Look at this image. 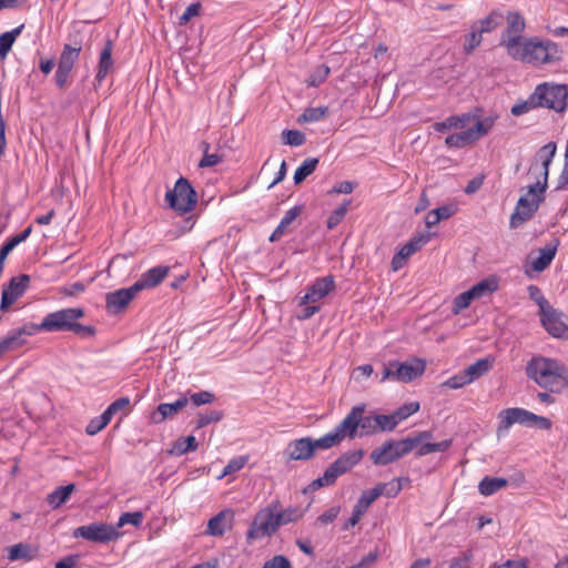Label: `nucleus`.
<instances>
[{"instance_id":"nucleus-1","label":"nucleus","mask_w":568,"mask_h":568,"mask_svg":"<svg viewBox=\"0 0 568 568\" xmlns=\"http://www.w3.org/2000/svg\"><path fill=\"white\" fill-rule=\"evenodd\" d=\"M556 150L557 146L554 142L547 143L539 150V161L534 162L529 168V174L536 179V182L528 187L527 193L519 197L516 210L510 216V227H518L524 222L528 221L538 210L544 200L549 165L556 154Z\"/></svg>"},{"instance_id":"nucleus-2","label":"nucleus","mask_w":568,"mask_h":568,"mask_svg":"<svg viewBox=\"0 0 568 568\" xmlns=\"http://www.w3.org/2000/svg\"><path fill=\"white\" fill-rule=\"evenodd\" d=\"M526 373L540 387L551 393H560L568 387V371L556 359L534 357L528 362Z\"/></svg>"},{"instance_id":"nucleus-3","label":"nucleus","mask_w":568,"mask_h":568,"mask_svg":"<svg viewBox=\"0 0 568 568\" xmlns=\"http://www.w3.org/2000/svg\"><path fill=\"white\" fill-rule=\"evenodd\" d=\"M84 316L81 307H68L47 314L40 324L33 325L38 332H72L81 337H91L95 334L93 326L80 324L78 321Z\"/></svg>"},{"instance_id":"nucleus-4","label":"nucleus","mask_w":568,"mask_h":568,"mask_svg":"<svg viewBox=\"0 0 568 568\" xmlns=\"http://www.w3.org/2000/svg\"><path fill=\"white\" fill-rule=\"evenodd\" d=\"M559 45L550 40H540L537 37L527 38L509 57L525 63L540 65L561 60Z\"/></svg>"},{"instance_id":"nucleus-5","label":"nucleus","mask_w":568,"mask_h":568,"mask_svg":"<svg viewBox=\"0 0 568 568\" xmlns=\"http://www.w3.org/2000/svg\"><path fill=\"white\" fill-rule=\"evenodd\" d=\"M568 88L565 84L544 82L538 84L529 95V103L556 112H564L568 106Z\"/></svg>"},{"instance_id":"nucleus-6","label":"nucleus","mask_w":568,"mask_h":568,"mask_svg":"<svg viewBox=\"0 0 568 568\" xmlns=\"http://www.w3.org/2000/svg\"><path fill=\"white\" fill-rule=\"evenodd\" d=\"M280 527L277 503L272 501L255 514L246 531V541L251 544L254 540L270 538L277 532Z\"/></svg>"},{"instance_id":"nucleus-7","label":"nucleus","mask_w":568,"mask_h":568,"mask_svg":"<svg viewBox=\"0 0 568 568\" xmlns=\"http://www.w3.org/2000/svg\"><path fill=\"white\" fill-rule=\"evenodd\" d=\"M364 452L362 449L343 454L325 469L323 476L313 480L310 487L313 490H317L324 486L333 485L339 476L355 467L362 460Z\"/></svg>"},{"instance_id":"nucleus-8","label":"nucleus","mask_w":568,"mask_h":568,"mask_svg":"<svg viewBox=\"0 0 568 568\" xmlns=\"http://www.w3.org/2000/svg\"><path fill=\"white\" fill-rule=\"evenodd\" d=\"M165 201L171 209L183 215L194 210L197 194L187 179L180 178L174 187L165 193Z\"/></svg>"},{"instance_id":"nucleus-9","label":"nucleus","mask_w":568,"mask_h":568,"mask_svg":"<svg viewBox=\"0 0 568 568\" xmlns=\"http://www.w3.org/2000/svg\"><path fill=\"white\" fill-rule=\"evenodd\" d=\"M426 369V363L423 359L414 358L407 362L392 361L384 367L381 383L386 381H396L409 383L422 376Z\"/></svg>"},{"instance_id":"nucleus-10","label":"nucleus","mask_w":568,"mask_h":568,"mask_svg":"<svg viewBox=\"0 0 568 568\" xmlns=\"http://www.w3.org/2000/svg\"><path fill=\"white\" fill-rule=\"evenodd\" d=\"M493 125L494 119L490 116H487L483 120H476L470 128L448 135L445 140V144L448 148H465L466 145L474 143L486 135L491 130Z\"/></svg>"},{"instance_id":"nucleus-11","label":"nucleus","mask_w":568,"mask_h":568,"mask_svg":"<svg viewBox=\"0 0 568 568\" xmlns=\"http://www.w3.org/2000/svg\"><path fill=\"white\" fill-rule=\"evenodd\" d=\"M507 26L501 33L499 44L506 49L507 54L514 52L527 38L523 37L526 28L524 17L517 11H510L506 17Z\"/></svg>"},{"instance_id":"nucleus-12","label":"nucleus","mask_w":568,"mask_h":568,"mask_svg":"<svg viewBox=\"0 0 568 568\" xmlns=\"http://www.w3.org/2000/svg\"><path fill=\"white\" fill-rule=\"evenodd\" d=\"M413 450V444L408 440H387L381 447L371 453V459L375 465H387Z\"/></svg>"},{"instance_id":"nucleus-13","label":"nucleus","mask_w":568,"mask_h":568,"mask_svg":"<svg viewBox=\"0 0 568 568\" xmlns=\"http://www.w3.org/2000/svg\"><path fill=\"white\" fill-rule=\"evenodd\" d=\"M122 534L110 524L93 523L85 526H80L74 529V538H83L93 542H109L119 539Z\"/></svg>"},{"instance_id":"nucleus-14","label":"nucleus","mask_w":568,"mask_h":568,"mask_svg":"<svg viewBox=\"0 0 568 568\" xmlns=\"http://www.w3.org/2000/svg\"><path fill=\"white\" fill-rule=\"evenodd\" d=\"M80 52L81 45L64 44L55 71V83L60 89L68 85L69 75L80 57Z\"/></svg>"},{"instance_id":"nucleus-15","label":"nucleus","mask_w":568,"mask_h":568,"mask_svg":"<svg viewBox=\"0 0 568 568\" xmlns=\"http://www.w3.org/2000/svg\"><path fill=\"white\" fill-rule=\"evenodd\" d=\"M29 284L30 276L27 274L12 277L2 291L0 310L7 312L9 307L26 293Z\"/></svg>"},{"instance_id":"nucleus-16","label":"nucleus","mask_w":568,"mask_h":568,"mask_svg":"<svg viewBox=\"0 0 568 568\" xmlns=\"http://www.w3.org/2000/svg\"><path fill=\"white\" fill-rule=\"evenodd\" d=\"M139 291L135 285L126 288H120L114 292H109L105 295V308L110 314H119L126 310L130 303L135 298Z\"/></svg>"},{"instance_id":"nucleus-17","label":"nucleus","mask_w":568,"mask_h":568,"mask_svg":"<svg viewBox=\"0 0 568 568\" xmlns=\"http://www.w3.org/2000/svg\"><path fill=\"white\" fill-rule=\"evenodd\" d=\"M540 315L542 326L551 336L568 339V325L564 322L561 313L551 306Z\"/></svg>"},{"instance_id":"nucleus-18","label":"nucleus","mask_w":568,"mask_h":568,"mask_svg":"<svg viewBox=\"0 0 568 568\" xmlns=\"http://www.w3.org/2000/svg\"><path fill=\"white\" fill-rule=\"evenodd\" d=\"M335 290V280L332 275L317 278L307 293L302 297L301 305L316 303Z\"/></svg>"},{"instance_id":"nucleus-19","label":"nucleus","mask_w":568,"mask_h":568,"mask_svg":"<svg viewBox=\"0 0 568 568\" xmlns=\"http://www.w3.org/2000/svg\"><path fill=\"white\" fill-rule=\"evenodd\" d=\"M385 486H375L371 490H366L362 494L359 499L357 500L353 514L348 519L349 526H355L361 520L362 516L369 508V506L384 494Z\"/></svg>"},{"instance_id":"nucleus-20","label":"nucleus","mask_w":568,"mask_h":568,"mask_svg":"<svg viewBox=\"0 0 568 568\" xmlns=\"http://www.w3.org/2000/svg\"><path fill=\"white\" fill-rule=\"evenodd\" d=\"M364 412L365 405L354 406L345 418L334 428V430L338 433V436H341L342 440L345 437L354 438L356 436L361 422V413Z\"/></svg>"},{"instance_id":"nucleus-21","label":"nucleus","mask_w":568,"mask_h":568,"mask_svg":"<svg viewBox=\"0 0 568 568\" xmlns=\"http://www.w3.org/2000/svg\"><path fill=\"white\" fill-rule=\"evenodd\" d=\"M315 450L313 439L303 437L288 443L285 454L290 460H307L313 457Z\"/></svg>"},{"instance_id":"nucleus-22","label":"nucleus","mask_w":568,"mask_h":568,"mask_svg":"<svg viewBox=\"0 0 568 568\" xmlns=\"http://www.w3.org/2000/svg\"><path fill=\"white\" fill-rule=\"evenodd\" d=\"M499 418L500 428L508 429L514 424L531 425L537 415L524 408H507L500 412Z\"/></svg>"},{"instance_id":"nucleus-23","label":"nucleus","mask_w":568,"mask_h":568,"mask_svg":"<svg viewBox=\"0 0 568 568\" xmlns=\"http://www.w3.org/2000/svg\"><path fill=\"white\" fill-rule=\"evenodd\" d=\"M170 267L165 265L154 266L146 272H144L141 277L134 283L135 288L141 292L143 290H149L156 287L159 284L163 282V280L169 275Z\"/></svg>"},{"instance_id":"nucleus-24","label":"nucleus","mask_w":568,"mask_h":568,"mask_svg":"<svg viewBox=\"0 0 568 568\" xmlns=\"http://www.w3.org/2000/svg\"><path fill=\"white\" fill-rule=\"evenodd\" d=\"M233 524L234 511L224 509L209 520L206 534L214 537L223 536L225 531L233 527Z\"/></svg>"},{"instance_id":"nucleus-25","label":"nucleus","mask_w":568,"mask_h":568,"mask_svg":"<svg viewBox=\"0 0 568 568\" xmlns=\"http://www.w3.org/2000/svg\"><path fill=\"white\" fill-rule=\"evenodd\" d=\"M303 206L302 205H295L288 211L285 212L284 216L282 217L280 224L276 226V229L273 231L271 236L268 237L270 242H276L280 241L284 235H286L292 224L295 222V220L302 214Z\"/></svg>"},{"instance_id":"nucleus-26","label":"nucleus","mask_w":568,"mask_h":568,"mask_svg":"<svg viewBox=\"0 0 568 568\" xmlns=\"http://www.w3.org/2000/svg\"><path fill=\"white\" fill-rule=\"evenodd\" d=\"M113 42L111 40H106L99 58L98 70L95 74V81L101 84L103 80L106 78L109 72L113 69Z\"/></svg>"},{"instance_id":"nucleus-27","label":"nucleus","mask_w":568,"mask_h":568,"mask_svg":"<svg viewBox=\"0 0 568 568\" xmlns=\"http://www.w3.org/2000/svg\"><path fill=\"white\" fill-rule=\"evenodd\" d=\"M189 403L186 396L179 397L174 403H163L158 406V413L152 416L154 423H161L183 409Z\"/></svg>"},{"instance_id":"nucleus-28","label":"nucleus","mask_w":568,"mask_h":568,"mask_svg":"<svg viewBox=\"0 0 568 568\" xmlns=\"http://www.w3.org/2000/svg\"><path fill=\"white\" fill-rule=\"evenodd\" d=\"M273 503H277V519L280 526L297 523L304 517L305 511L300 506H288L283 509L278 500H273Z\"/></svg>"},{"instance_id":"nucleus-29","label":"nucleus","mask_w":568,"mask_h":568,"mask_svg":"<svg viewBox=\"0 0 568 568\" xmlns=\"http://www.w3.org/2000/svg\"><path fill=\"white\" fill-rule=\"evenodd\" d=\"M434 234L426 232L423 234L415 235L408 243H406L399 251V255L407 260L414 253L422 248L425 244H427Z\"/></svg>"},{"instance_id":"nucleus-30","label":"nucleus","mask_w":568,"mask_h":568,"mask_svg":"<svg viewBox=\"0 0 568 568\" xmlns=\"http://www.w3.org/2000/svg\"><path fill=\"white\" fill-rule=\"evenodd\" d=\"M507 485L508 481L505 478L486 476L480 480L478 491L483 496H491Z\"/></svg>"},{"instance_id":"nucleus-31","label":"nucleus","mask_w":568,"mask_h":568,"mask_svg":"<svg viewBox=\"0 0 568 568\" xmlns=\"http://www.w3.org/2000/svg\"><path fill=\"white\" fill-rule=\"evenodd\" d=\"M37 556V550L33 549L30 545L19 542L8 548V558L11 561L16 560H27L30 561L34 559Z\"/></svg>"},{"instance_id":"nucleus-32","label":"nucleus","mask_w":568,"mask_h":568,"mask_svg":"<svg viewBox=\"0 0 568 568\" xmlns=\"http://www.w3.org/2000/svg\"><path fill=\"white\" fill-rule=\"evenodd\" d=\"M493 367V361L489 358L478 359L476 363L469 365L464 369L465 376H467V381L473 383L474 381L481 377L484 374L489 372Z\"/></svg>"},{"instance_id":"nucleus-33","label":"nucleus","mask_w":568,"mask_h":568,"mask_svg":"<svg viewBox=\"0 0 568 568\" xmlns=\"http://www.w3.org/2000/svg\"><path fill=\"white\" fill-rule=\"evenodd\" d=\"M75 485L69 484L67 486H61L54 489L52 493L48 495V503L52 508H59L62 506L71 496V494L74 491Z\"/></svg>"},{"instance_id":"nucleus-34","label":"nucleus","mask_w":568,"mask_h":568,"mask_svg":"<svg viewBox=\"0 0 568 568\" xmlns=\"http://www.w3.org/2000/svg\"><path fill=\"white\" fill-rule=\"evenodd\" d=\"M498 288V280L495 276H490L487 278L481 280L474 286H471L469 290L474 294V297L476 300H479L481 297H485L487 295L493 294Z\"/></svg>"},{"instance_id":"nucleus-35","label":"nucleus","mask_w":568,"mask_h":568,"mask_svg":"<svg viewBox=\"0 0 568 568\" xmlns=\"http://www.w3.org/2000/svg\"><path fill=\"white\" fill-rule=\"evenodd\" d=\"M503 19L504 16L499 10H491L486 18L479 20L478 24H475L476 30L481 34L491 32L501 23Z\"/></svg>"},{"instance_id":"nucleus-36","label":"nucleus","mask_w":568,"mask_h":568,"mask_svg":"<svg viewBox=\"0 0 568 568\" xmlns=\"http://www.w3.org/2000/svg\"><path fill=\"white\" fill-rule=\"evenodd\" d=\"M556 252V246H546L541 248L539 251V256L531 261V268L535 272H541L547 268L555 258Z\"/></svg>"},{"instance_id":"nucleus-37","label":"nucleus","mask_w":568,"mask_h":568,"mask_svg":"<svg viewBox=\"0 0 568 568\" xmlns=\"http://www.w3.org/2000/svg\"><path fill=\"white\" fill-rule=\"evenodd\" d=\"M24 26L12 29L11 31L4 32L0 36V58L4 59L10 52L16 39L21 34Z\"/></svg>"},{"instance_id":"nucleus-38","label":"nucleus","mask_w":568,"mask_h":568,"mask_svg":"<svg viewBox=\"0 0 568 568\" xmlns=\"http://www.w3.org/2000/svg\"><path fill=\"white\" fill-rule=\"evenodd\" d=\"M197 446L199 445L194 436L190 435L186 437H181L173 443L170 454L182 456L186 453L195 452Z\"/></svg>"},{"instance_id":"nucleus-39","label":"nucleus","mask_w":568,"mask_h":568,"mask_svg":"<svg viewBox=\"0 0 568 568\" xmlns=\"http://www.w3.org/2000/svg\"><path fill=\"white\" fill-rule=\"evenodd\" d=\"M318 159L317 158H307L302 162V164L295 170L294 173V182L295 184H300L307 176H310L317 168Z\"/></svg>"},{"instance_id":"nucleus-40","label":"nucleus","mask_w":568,"mask_h":568,"mask_svg":"<svg viewBox=\"0 0 568 568\" xmlns=\"http://www.w3.org/2000/svg\"><path fill=\"white\" fill-rule=\"evenodd\" d=\"M352 201L345 200L338 207H336L327 219V229L334 230L338 224L342 223L346 216Z\"/></svg>"},{"instance_id":"nucleus-41","label":"nucleus","mask_w":568,"mask_h":568,"mask_svg":"<svg viewBox=\"0 0 568 568\" xmlns=\"http://www.w3.org/2000/svg\"><path fill=\"white\" fill-rule=\"evenodd\" d=\"M328 112L327 106H316V108H307L305 111L298 116L297 121L300 123H310L317 122L325 118Z\"/></svg>"},{"instance_id":"nucleus-42","label":"nucleus","mask_w":568,"mask_h":568,"mask_svg":"<svg viewBox=\"0 0 568 568\" xmlns=\"http://www.w3.org/2000/svg\"><path fill=\"white\" fill-rule=\"evenodd\" d=\"M26 333H27V331H24V329L13 331V332H10L6 337L1 338L0 339V356L3 353L13 348L14 346L20 345L21 343L19 342V337ZM28 334H31V332H28Z\"/></svg>"},{"instance_id":"nucleus-43","label":"nucleus","mask_w":568,"mask_h":568,"mask_svg":"<svg viewBox=\"0 0 568 568\" xmlns=\"http://www.w3.org/2000/svg\"><path fill=\"white\" fill-rule=\"evenodd\" d=\"M475 300L476 298L474 297V294L470 292V290L458 294L453 301V314H459L460 312L466 310Z\"/></svg>"},{"instance_id":"nucleus-44","label":"nucleus","mask_w":568,"mask_h":568,"mask_svg":"<svg viewBox=\"0 0 568 568\" xmlns=\"http://www.w3.org/2000/svg\"><path fill=\"white\" fill-rule=\"evenodd\" d=\"M315 449H328L334 446H337L342 439L341 436H338V433H336L334 429L324 436H322L318 439H313Z\"/></svg>"},{"instance_id":"nucleus-45","label":"nucleus","mask_w":568,"mask_h":568,"mask_svg":"<svg viewBox=\"0 0 568 568\" xmlns=\"http://www.w3.org/2000/svg\"><path fill=\"white\" fill-rule=\"evenodd\" d=\"M248 462V456H237V457H234L232 458L227 465L224 467L222 474L219 476V478H224L229 475H233L237 471H240L241 469L244 468V466L247 464Z\"/></svg>"},{"instance_id":"nucleus-46","label":"nucleus","mask_w":568,"mask_h":568,"mask_svg":"<svg viewBox=\"0 0 568 568\" xmlns=\"http://www.w3.org/2000/svg\"><path fill=\"white\" fill-rule=\"evenodd\" d=\"M358 428H361V435H371L378 432V423L377 415L375 416H364V413H361Z\"/></svg>"},{"instance_id":"nucleus-47","label":"nucleus","mask_w":568,"mask_h":568,"mask_svg":"<svg viewBox=\"0 0 568 568\" xmlns=\"http://www.w3.org/2000/svg\"><path fill=\"white\" fill-rule=\"evenodd\" d=\"M111 422V419L104 414L102 413L100 416L98 417H94L93 419H91L89 422V424L87 425L85 427V432L88 435L90 436H93V435H97L99 432H101L109 423Z\"/></svg>"},{"instance_id":"nucleus-48","label":"nucleus","mask_w":568,"mask_h":568,"mask_svg":"<svg viewBox=\"0 0 568 568\" xmlns=\"http://www.w3.org/2000/svg\"><path fill=\"white\" fill-rule=\"evenodd\" d=\"M143 521V514L141 511H133V513H123L118 520L116 526H114L116 529L122 528L123 526L131 524L135 527H139Z\"/></svg>"},{"instance_id":"nucleus-49","label":"nucleus","mask_w":568,"mask_h":568,"mask_svg":"<svg viewBox=\"0 0 568 568\" xmlns=\"http://www.w3.org/2000/svg\"><path fill=\"white\" fill-rule=\"evenodd\" d=\"M529 297L537 303L540 310V314L550 308L548 301L544 297L540 288L536 285L528 286Z\"/></svg>"},{"instance_id":"nucleus-50","label":"nucleus","mask_w":568,"mask_h":568,"mask_svg":"<svg viewBox=\"0 0 568 568\" xmlns=\"http://www.w3.org/2000/svg\"><path fill=\"white\" fill-rule=\"evenodd\" d=\"M285 144L300 146L305 142V134L298 130H285L282 133Z\"/></svg>"},{"instance_id":"nucleus-51","label":"nucleus","mask_w":568,"mask_h":568,"mask_svg":"<svg viewBox=\"0 0 568 568\" xmlns=\"http://www.w3.org/2000/svg\"><path fill=\"white\" fill-rule=\"evenodd\" d=\"M328 74H329V68L325 64H321L311 74V77L308 79V84L311 87H318L327 79Z\"/></svg>"},{"instance_id":"nucleus-52","label":"nucleus","mask_w":568,"mask_h":568,"mask_svg":"<svg viewBox=\"0 0 568 568\" xmlns=\"http://www.w3.org/2000/svg\"><path fill=\"white\" fill-rule=\"evenodd\" d=\"M481 33L476 30V26L471 27V32L467 36L464 50L467 54L473 52L481 43Z\"/></svg>"},{"instance_id":"nucleus-53","label":"nucleus","mask_w":568,"mask_h":568,"mask_svg":"<svg viewBox=\"0 0 568 568\" xmlns=\"http://www.w3.org/2000/svg\"><path fill=\"white\" fill-rule=\"evenodd\" d=\"M418 410H419V403L410 402V403H407V404L403 405L402 407H399L395 412V417L400 423L402 420L408 418L410 415L417 413Z\"/></svg>"},{"instance_id":"nucleus-54","label":"nucleus","mask_w":568,"mask_h":568,"mask_svg":"<svg viewBox=\"0 0 568 568\" xmlns=\"http://www.w3.org/2000/svg\"><path fill=\"white\" fill-rule=\"evenodd\" d=\"M470 383L467 381V376H465L464 371H462L460 373L445 381L442 386L448 387L450 389H458Z\"/></svg>"},{"instance_id":"nucleus-55","label":"nucleus","mask_w":568,"mask_h":568,"mask_svg":"<svg viewBox=\"0 0 568 568\" xmlns=\"http://www.w3.org/2000/svg\"><path fill=\"white\" fill-rule=\"evenodd\" d=\"M209 144L205 145V151L203 158L201 159L199 166L200 168H212L222 162V156L217 153H209Z\"/></svg>"},{"instance_id":"nucleus-56","label":"nucleus","mask_w":568,"mask_h":568,"mask_svg":"<svg viewBox=\"0 0 568 568\" xmlns=\"http://www.w3.org/2000/svg\"><path fill=\"white\" fill-rule=\"evenodd\" d=\"M130 404V399L128 397H121L114 400L108 408L103 412L110 419H112L113 415L120 410L126 409Z\"/></svg>"},{"instance_id":"nucleus-57","label":"nucleus","mask_w":568,"mask_h":568,"mask_svg":"<svg viewBox=\"0 0 568 568\" xmlns=\"http://www.w3.org/2000/svg\"><path fill=\"white\" fill-rule=\"evenodd\" d=\"M378 432L379 430H392L394 429L399 420L395 417V413L392 415H377Z\"/></svg>"},{"instance_id":"nucleus-58","label":"nucleus","mask_w":568,"mask_h":568,"mask_svg":"<svg viewBox=\"0 0 568 568\" xmlns=\"http://www.w3.org/2000/svg\"><path fill=\"white\" fill-rule=\"evenodd\" d=\"M476 120L480 119L470 114L453 115V121L456 124L454 129H462L464 131L470 128Z\"/></svg>"},{"instance_id":"nucleus-59","label":"nucleus","mask_w":568,"mask_h":568,"mask_svg":"<svg viewBox=\"0 0 568 568\" xmlns=\"http://www.w3.org/2000/svg\"><path fill=\"white\" fill-rule=\"evenodd\" d=\"M189 400H191L195 406L211 404L214 400V394L207 390H202L192 394Z\"/></svg>"},{"instance_id":"nucleus-60","label":"nucleus","mask_w":568,"mask_h":568,"mask_svg":"<svg viewBox=\"0 0 568 568\" xmlns=\"http://www.w3.org/2000/svg\"><path fill=\"white\" fill-rule=\"evenodd\" d=\"M473 558V554L470 551H465L457 557H454L449 561V568H469V562Z\"/></svg>"},{"instance_id":"nucleus-61","label":"nucleus","mask_w":568,"mask_h":568,"mask_svg":"<svg viewBox=\"0 0 568 568\" xmlns=\"http://www.w3.org/2000/svg\"><path fill=\"white\" fill-rule=\"evenodd\" d=\"M262 568H292V565L286 557L276 555L267 560Z\"/></svg>"},{"instance_id":"nucleus-62","label":"nucleus","mask_w":568,"mask_h":568,"mask_svg":"<svg viewBox=\"0 0 568 568\" xmlns=\"http://www.w3.org/2000/svg\"><path fill=\"white\" fill-rule=\"evenodd\" d=\"M339 510H341V508L338 506L331 507L329 509L324 511L321 516H318L316 521L321 525H328L337 518Z\"/></svg>"},{"instance_id":"nucleus-63","label":"nucleus","mask_w":568,"mask_h":568,"mask_svg":"<svg viewBox=\"0 0 568 568\" xmlns=\"http://www.w3.org/2000/svg\"><path fill=\"white\" fill-rule=\"evenodd\" d=\"M85 291V285L81 282H75L70 285L61 287V294L63 296H77Z\"/></svg>"},{"instance_id":"nucleus-64","label":"nucleus","mask_w":568,"mask_h":568,"mask_svg":"<svg viewBox=\"0 0 568 568\" xmlns=\"http://www.w3.org/2000/svg\"><path fill=\"white\" fill-rule=\"evenodd\" d=\"M201 4L199 2L190 4L180 17V24H186L193 17L200 14Z\"/></svg>"}]
</instances>
